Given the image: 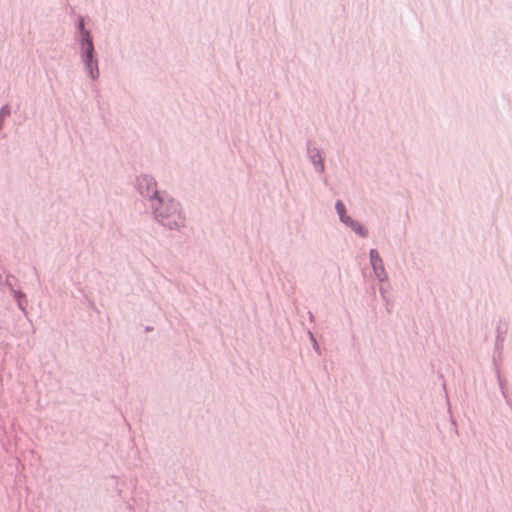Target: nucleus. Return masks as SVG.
<instances>
[{
	"label": "nucleus",
	"instance_id": "nucleus-1",
	"mask_svg": "<svg viewBox=\"0 0 512 512\" xmlns=\"http://www.w3.org/2000/svg\"><path fill=\"white\" fill-rule=\"evenodd\" d=\"M336 210L340 216V219L346 223V224H349L351 225V227L356 231L358 232L360 235L362 236H365L366 233L363 229V227L361 225H359L358 223H355L351 220V218L349 216H346L345 214V206L344 204L341 202V201H338L336 203Z\"/></svg>",
	"mask_w": 512,
	"mask_h": 512
},
{
	"label": "nucleus",
	"instance_id": "nucleus-2",
	"mask_svg": "<svg viewBox=\"0 0 512 512\" xmlns=\"http://www.w3.org/2000/svg\"><path fill=\"white\" fill-rule=\"evenodd\" d=\"M370 258H371V264L373 266V269L377 275V277L382 280L385 276L384 268L382 265V260L379 257V254L376 250H371L370 252Z\"/></svg>",
	"mask_w": 512,
	"mask_h": 512
},
{
	"label": "nucleus",
	"instance_id": "nucleus-3",
	"mask_svg": "<svg viewBox=\"0 0 512 512\" xmlns=\"http://www.w3.org/2000/svg\"><path fill=\"white\" fill-rule=\"evenodd\" d=\"M83 49L87 53L88 65L90 66L91 65V61H92L93 44H92V40L89 38L88 32H85V39H84V42H83Z\"/></svg>",
	"mask_w": 512,
	"mask_h": 512
},
{
	"label": "nucleus",
	"instance_id": "nucleus-4",
	"mask_svg": "<svg viewBox=\"0 0 512 512\" xmlns=\"http://www.w3.org/2000/svg\"><path fill=\"white\" fill-rule=\"evenodd\" d=\"M1 111H3L2 119H4L9 114V111L6 108H3Z\"/></svg>",
	"mask_w": 512,
	"mask_h": 512
}]
</instances>
